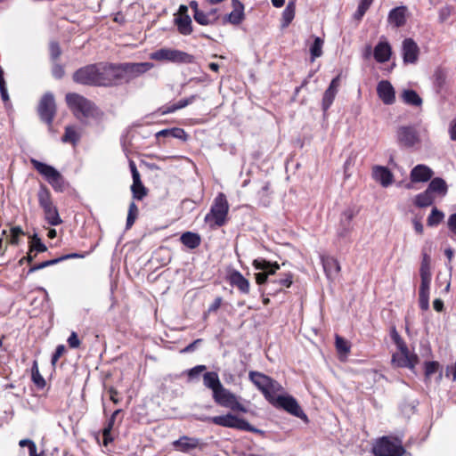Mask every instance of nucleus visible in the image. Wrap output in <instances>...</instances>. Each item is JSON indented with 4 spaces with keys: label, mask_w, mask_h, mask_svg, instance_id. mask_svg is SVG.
<instances>
[{
    "label": "nucleus",
    "mask_w": 456,
    "mask_h": 456,
    "mask_svg": "<svg viewBox=\"0 0 456 456\" xmlns=\"http://www.w3.org/2000/svg\"><path fill=\"white\" fill-rule=\"evenodd\" d=\"M221 304H222L221 297L216 298L215 301L213 302V304L209 306L208 311L209 312L216 311L221 306Z\"/></svg>",
    "instance_id": "obj_61"
},
{
    "label": "nucleus",
    "mask_w": 456,
    "mask_h": 456,
    "mask_svg": "<svg viewBox=\"0 0 456 456\" xmlns=\"http://www.w3.org/2000/svg\"><path fill=\"white\" fill-rule=\"evenodd\" d=\"M31 372L32 380L35 385L40 388H43L45 386V380L40 374L37 362L36 361L33 362Z\"/></svg>",
    "instance_id": "obj_43"
},
{
    "label": "nucleus",
    "mask_w": 456,
    "mask_h": 456,
    "mask_svg": "<svg viewBox=\"0 0 456 456\" xmlns=\"http://www.w3.org/2000/svg\"><path fill=\"white\" fill-rule=\"evenodd\" d=\"M392 338H393V339H394V341H395V343L397 347L405 346V344L403 341V339L400 338V336L395 331L393 332Z\"/></svg>",
    "instance_id": "obj_63"
},
{
    "label": "nucleus",
    "mask_w": 456,
    "mask_h": 456,
    "mask_svg": "<svg viewBox=\"0 0 456 456\" xmlns=\"http://www.w3.org/2000/svg\"><path fill=\"white\" fill-rule=\"evenodd\" d=\"M407 8L405 6H398L392 9L388 13V22L395 27L403 26L406 22Z\"/></svg>",
    "instance_id": "obj_29"
},
{
    "label": "nucleus",
    "mask_w": 456,
    "mask_h": 456,
    "mask_svg": "<svg viewBox=\"0 0 456 456\" xmlns=\"http://www.w3.org/2000/svg\"><path fill=\"white\" fill-rule=\"evenodd\" d=\"M56 112V105L53 95L45 94L38 105V113L41 119L51 125Z\"/></svg>",
    "instance_id": "obj_17"
},
{
    "label": "nucleus",
    "mask_w": 456,
    "mask_h": 456,
    "mask_svg": "<svg viewBox=\"0 0 456 456\" xmlns=\"http://www.w3.org/2000/svg\"><path fill=\"white\" fill-rule=\"evenodd\" d=\"M338 87H339V77H337L331 80L329 87L326 89V91L323 94L322 109L324 110H327L333 103V101L338 94Z\"/></svg>",
    "instance_id": "obj_26"
},
{
    "label": "nucleus",
    "mask_w": 456,
    "mask_h": 456,
    "mask_svg": "<svg viewBox=\"0 0 456 456\" xmlns=\"http://www.w3.org/2000/svg\"><path fill=\"white\" fill-rule=\"evenodd\" d=\"M401 97L404 103L412 106H420L422 104V99L419 95L411 89H405L402 92Z\"/></svg>",
    "instance_id": "obj_35"
},
{
    "label": "nucleus",
    "mask_w": 456,
    "mask_h": 456,
    "mask_svg": "<svg viewBox=\"0 0 456 456\" xmlns=\"http://www.w3.org/2000/svg\"><path fill=\"white\" fill-rule=\"evenodd\" d=\"M322 262L323 269L329 279H334L340 272V265L338 261L332 256H322Z\"/></svg>",
    "instance_id": "obj_30"
},
{
    "label": "nucleus",
    "mask_w": 456,
    "mask_h": 456,
    "mask_svg": "<svg viewBox=\"0 0 456 456\" xmlns=\"http://www.w3.org/2000/svg\"><path fill=\"white\" fill-rule=\"evenodd\" d=\"M203 383L205 387L212 390L213 396L224 387L220 382L217 373L214 371L206 372L204 374Z\"/></svg>",
    "instance_id": "obj_32"
},
{
    "label": "nucleus",
    "mask_w": 456,
    "mask_h": 456,
    "mask_svg": "<svg viewBox=\"0 0 456 456\" xmlns=\"http://www.w3.org/2000/svg\"><path fill=\"white\" fill-rule=\"evenodd\" d=\"M324 41L318 37H314L313 45L310 46L311 61H314L316 58L322 55V47Z\"/></svg>",
    "instance_id": "obj_39"
},
{
    "label": "nucleus",
    "mask_w": 456,
    "mask_h": 456,
    "mask_svg": "<svg viewBox=\"0 0 456 456\" xmlns=\"http://www.w3.org/2000/svg\"><path fill=\"white\" fill-rule=\"evenodd\" d=\"M205 370H206L205 365H198V366H195L192 369H191L188 372V375H189V377L193 378V377L199 375L200 373H201Z\"/></svg>",
    "instance_id": "obj_56"
},
{
    "label": "nucleus",
    "mask_w": 456,
    "mask_h": 456,
    "mask_svg": "<svg viewBox=\"0 0 456 456\" xmlns=\"http://www.w3.org/2000/svg\"><path fill=\"white\" fill-rule=\"evenodd\" d=\"M38 202L44 210L45 219L51 225H58L62 223L57 208L53 205L50 191L46 188H41L38 191Z\"/></svg>",
    "instance_id": "obj_6"
},
{
    "label": "nucleus",
    "mask_w": 456,
    "mask_h": 456,
    "mask_svg": "<svg viewBox=\"0 0 456 456\" xmlns=\"http://www.w3.org/2000/svg\"><path fill=\"white\" fill-rule=\"evenodd\" d=\"M452 14V8L449 7V6H444L443 8L440 9L439 11V20L440 22H444L445 20H447V19L451 16Z\"/></svg>",
    "instance_id": "obj_51"
},
{
    "label": "nucleus",
    "mask_w": 456,
    "mask_h": 456,
    "mask_svg": "<svg viewBox=\"0 0 456 456\" xmlns=\"http://www.w3.org/2000/svg\"><path fill=\"white\" fill-rule=\"evenodd\" d=\"M232 7L233 10L223 17V24L239 25L243 21L245 18L243 4L238 0H232Z\"/></svg>",
    "instance_id": "obj_22"
},
{
    "label": "nucleus",
    "mask_w": 456,
    "mask_h": 456,
    "mask_svg": "<svg viewBox=\"0 0 456 456\" xmlns=\"http://www.w3.org/2000/svg\"><path fill=\"white\" fill-rule=\"evenodd\" d=\"M373 179L379 182L383 187H387L393 183L394 175L391 171L382 166H375L372 168Z\"/></svg>",
    "instance_id": "obj_23"
},
{
    "label": "nucleus",
    "mask_w": 456,
    "mask_h": 456,
    "mask_svg": "<svg viewBox=\"0 0 456 456\" xmlns=\"http://www.w3.org/2000/svg\"><path fill=\"white\" fill-rule=\"evenodd\" d=\"M433 176V171L426 165H417L411 171V183L406 184L407 189L412 188L414 183H426Z\"/></svg>",
    "instance_id": "obj_18"
},
{
    "label": "nucleus",
    "mask_w": 456,
    "mask_h": 456,
    "mask_svg": "<svg viewBox=\"0 0 456 456\" xmlns=\"http://www.w3.org/2000/svg\"><path fill=\"white\" fill-rule=\"evenodd\" d=\"M191 98V100H181L176 105L173 106L171 109L168 110L169 112L175 111V110L182 109L185 106H187L189 103L192 102Z\"/></svg>",
    "instance_id": "obj_58"
},
{
    "label": "nucleus",
    "mask_w": 456,
    "mask_h": 456,
    "mask_svg": "<svg viewBox=\"0 0 456 456\" xmlns=\"http://www.w3.org/2000/svg\"><path fill=\"white\" fill-rule=\"evenodd\" d=\"M99 77L98 86H111L122 81L119 65L100 63Z\"/></svg>",
    "instance_id": "obj_12"
},
{
    "label": "nucleus",
    "mask_w": 456,
    "mask_h": 456,
    "mask_svg": "<svg viewBox=\"0 0 456 456\" xmlns=\"http://www.w3.org/2000/svg\"><path fill=\"white\" fill-rule=\"evenodd\" d=\"M293 282V275L290 273H285L283 278L279 280L272 281V283L278 284L280 287L289 288ZM281 288L277 289L276 290H280Z\"/></svg>",
    "instance_id": "obj_47"
},
{
    "label": "nucleus",
    "mask_w": 456,
    "mask_h": 456,
    "mask_svg": "<svg viewBox=\"0 0 456 456\" xmlns=\"http://www.w3.org/2000/svg\"><path fill=\"white\" fill-rule=\"evenodd\" d=\"M270 403L276 407L284 409L286 411L296 417L306 419V415L302 411L297 400L289 395H276Z\"/></svg>",
    "instance_id": "obj_11"
},
{
    "label": "nucleus",
    "mask_w": 456,
    "mask_h": 456,
    "mask_svg": "<svg viewBox=\"0 0 456 456\" xmlns=\"http://www.w3.org/2000/svg\"><path fill=\"white\" fill-rule=\"evenodd\" d=\"M157 137L160 136H172L174 138L181 139V140H186L187 134L182 128H171V129H164L156 134Z\"/></svg>",
    "instance_id": "obj_38"
},
{
    "label": "nucleus",
    "mask_w": 456,
    "mask_h": 456,
    "mask_svg": "<svg viewBox=\"0 0 456 456\" xmlns=\"http://www.w3.org/2000/svg\"><path fill=\"white\" fill-rule=\"evenodd\" d=\"M434 202V195L428 191H425L418 194L414 199V204L419 208H425L432 205Z\"/></svg>",
    "instance_id": "obj_37"
},
{
    "label": "nucleus",
    "mask_w": 456,
    "mask_h": 456,
    "mask_svg": "<svg viewBox=\"0 0 456 456\" xmlns=\"http://www.w3.org/2000/svg\"><path fill=\"white\" fill-rule=\"evenodd\" d=\"M137 216L138 208L134 202H132L129 205L128 215L126 219V228H130L134 224Z\"/></svg>",
    "instance_id": "obj_45"
},
{
    "label": "nucleus",
    "mask_w": 456,
    "mask_h": 456,
    "mask_svg": "<svg viewBox=\"0 0 456 456\" xmlns=\"http://www.w3.org/2000/svg\"><path fill=\"white\" fill-rule=\"evenodd\" d=\"M24 232L20 227H12L10 231V235L8 236V241L12 245H18L20 241V237L23 235Z\"/></svg>",
    "instance_id": "obj_46"
},
{
    "label": "nucleus",
    "mask_w": 456,
    "mask_h": 456,
    "mask_svg": "<svg viewBox=\"0 0 456 456\" xmlns=\"http://www.w3.org/2000/svg\"><path fill=\"white\" fill-rule=\"evenodd\" d=\"M229 204L224 193L220 192L214 200L209 213L205 216L206 223L211 227H219L225 224Z\"/></svg>",
    "instance_id": "obj_4"
},
{
    "label": "nucleus",
    "mask_w": 456,
    "mask_h": 456,
    "mask_svg": "<svg viewBox=\"0 0 456 456\" xmlns=\"http://www.w3.org/2000/svg\"><path fill=\"white\" fill-rule=\"evenodd\" d=\"M228 281L232 286L238 288L241 293L248 294L249 292V281L239 271H231L228 274Z\"/></svg>",
    "instance_id": "obj_24"
},
{
    "label": "nucleus",
    "mask_w": 456,
    "mask_h": 456,
    "mask_svg": "<svg viewBox=\"0 0 456 456\" xmlns=\"http://www.w3.org/2000/svg\"><path fill=\"white\" fill-rule=\"evenodd\" d=\"M427 191L432 195L437 194L444 197L447 193V184L444 179L436 177L430 182Z\"/></svg>",
    "instance_id": "obj_34"
},
{
    "label": "nucleus",
    "mask_w": 456,
    "mask_h": 456,
    "mask_svg": "<svg viewBox=\"0 0 456 456\" xmlns=\"http://www.w3.org/2000/svg\"><path fill=\"white\" fill-rule=\"evenodd\" d=\"M0 93H1L2 100L4 102H8L9 101V95H8V93H7L6 84L0 85Z\"/></svg>",
    "instance_id": "obj_60"
},
{
    "label": "nucleus",
    "mask_w": 456,
    "mask_h": 456,
    "mask_svg": "<svg viewBox=\"0 0 456 456\" xmlns=\"http://www.w3.org/2000/svg\"><path fill=\"white\" fill-rule=\"evenodd\" d=\"M422 260L419 267L420 286L419 291V307L426 311L429 308V291L432 279L431 258L426 252L422 251Z\"/></svg>",
    "instance_id": "obj_1"
},
{
    "label": "nucleus",
    "mask_w": 456,
    "mask_h": 456,
    "mask_svg": "<svg viewBox=\"0 0 456 456\" xmlns=\"http://www.w3.org/2000/svg\"><path fill=\"white\" fill-rule=\"evenodd\" d=\"M66 101L69 107L77 118L88 117L93 113L91 102L77 94H68Z\"/></svg>",
    "instance_id": "obj_10"
},
{
    "label": "nucleus",
    "mask_w": 456,
    "mask_h": 456,
    "mask_svg": "<svg viewBox=\"0 0 456 456\" xmlns=\"http://www.w3.org/2000/svg\"><path fill=\"white\" fill-rule=\"evenodd\" d=\"M208 419L216 425L224 427V428H236V429H240V430L251 431V432H259L258 429L251 427L250 424L247 420H245L241 418H239L232 413L210 417Z\"/></svg>",
    "instance_id": "obj_8"
},
{
    "label": "nucleus",
    "mask_w": 456,
    "mask_h": 456,
    "mask_svg": "<svg viewBox=\"0 0 456 456\" xmlns=\"http://www.w3.org/2000/svg\"><path fill=\"white\" fill-rule=\"evenodd\" d=\"M419 48L418 45L411 39L406 38L403 41L402 55L403 62L406 64L416 63L419 59Z\"/></svg>",
    "instance_id": "obj_19"
},
{
    "label": "nucleus",
    "mask_w": 456,
    "mask_h": 456,
    "mask_svg": "<svg viewBox=\"0 0 456 456\" xmlns=\"http://www.w3.org/2000/svg\"><path fill=\"white\" fill-rule=\"evenodd\" d=\"M392 51L390 45L386 42H379L374 49V57L378 62H386L390 59Z\"/></svg>",
    "instance_id": "obj_31"
},
{
    "label": "nucleus",
    "mask_w": 456,
    "mask_h": 456,
    "mask_svg": "<svg viewBox=\"0 0 456 456\" xmlns=\"http://www.w3.org/2000/svg\"><path fill=\"white\" fill-rule=\"evenodd\" d=\"M448 227L450 231L456 235V214H452L448 218Z\"/></svg>",
    "instance_id": "obj_55"
},
{
    "label": "nucleus",
    "mask_w": 456,
    "mask_h": 456,
    "mask_svg": "<svg viewBox=\"0 0 456 456\" xmlns=\"http://www.w3.org/2000/svg\"><path fill=\"white\" fill-rule=\"evenodd\" d=\"M450 136L452 140H456V118L451 123Z\"/></svg>",
    "instance_id": "obj_64"
},
{
    "label": "nucleus",
    "mask_w": 456,
    "mask_h": 456,
    "mask_svg": "<svg viewBox=\"0 0 456 456\" xmlns=\"http://www.w3.org/2000/svg\"><path fill=\"white\" fill-rule=\"evenodd\" d=\"M129 167L133 176V184L131 186L133 196L136 200H142L146 195V189L141 182L140 174L134 162L131 160Z\"/></svg>",
    "instance_id": "obj_21"
},
{
    "label": "nucleus",
    "mask_w": 456,
    "mask_h": 456,
    "mask_svg": "<svg viewBox=\"0 0 456 456\" xmlns=\"http://www.w3.org/2000/svg\"><path fill=\"white\" fill-rule=\"evenodd\" d=\"M100 64L90 65L78 69L74 74V80L84 85L98 86Z\"/></svg>",
    "instance_id": "obj_15"
},
{
    "label": "nucleus",
    "mask_w": 456,
    "mask_h": 456,
    "mask_svg": "<svg viewBox=\"0 0 456 456\" xmlns=\"http://www.w3.org/2000/svg\"><path fill=\"white\" fill-rule=\"evenodd\" d=\"M29 248H31V251H35L36 253L45 252L47 250L46 246L42 243L41 240L37 237V234L32 236Z\"/></svg>",
    "instance_id": "obj_44"
},
{
    "label": "nucleus",
    "mask_w": 456,
    "mask_h": 456,
    "mask_svg": "<svg viewBox=\"0 0 456 456\" xmlns=\"http://www.w3.org/2000/svg\"><path fill=\"white\" fill-rule=\"evenodd\" d=\"M219 19L218 10L212 8L207 12H197L194 20L200 25L207 26L216 23Z\"/></svg>",
    "instance_id": "obj_27"
},
{
    "label": "nucleus",
    "mask_w": 456,
    "mask_h": 456,
    "mask_svg": "<svg viewBox=\"0 0 456 456\" xmlns=\"http://www.w3.org/2000/svg\"><path fill=\"white\" fill-rule=\"evenodd\" d=\"M66 348L63 345H59L56 347V350L52 357V364L54 366L57 362V361L62 356V354L65 353Z\"/></svg>",
    "instance_id": "obj_50"
},
{
    "label": "nucleus",
    "mask_w": 456,
    "mask_h": 456,
    "mask_svg": "<svg viewBox=\"0 0 456 456\" xmlns=\"http://www.w3.org/2000/svg\"><path fill=\"white\" fill-rule=\"evenodd\" d=\"M444 217V214L437 208H433L429 216L428 217L427 223L428 226H436L439 224Z\"/></svg>",
    "instance_id": "obj_42"
},
{
    "label": "nucleus",
    "mask_w": 456,
    "mask_h": 456,
    "mask_svg": "<svg viewBox=\"0 0 456 456\" xmlns=\"http://www.w3.org/2000/svg\"><path fill=\"white\" fill-rule=\"evenodd\" d=\"M434 309L437 312H441L444 309V302L440 298H436L433 302Z\"/></svg>",
    "instance_id": "obj_62"
},
{
    "label": "nucleus",
    "mask_w": 456,
    "mask_h": 456,
    "mask_svg": "<svg viewBox=\"0 0 456 456\" xmlns=\"http://www.w3.org/2000/svg\"><path fill=\"white\" fill-rule=\"evenodd\" d=\"M250 381L263 393L265 398L270 403L273 397L283 390V387L274 379L258 372L250 371L248 373Z\"/></svg>",
    "instance_id": "obj_3"
},
{
    "label": "nucleus",
    "mask_w": 456,
    "mask_h": 456,
    "mask_svg": "<svg viewBox=\"0 0 456 456\" xmlns=\"http://www.w3.org/2000/svg\"><path fill=\"white\" fill-rule=\"evenodd\" d=\"M372 452L375 456L410 455L403 448L402 440L392 436H382L376 440L372 446Z\"/></svg>",
    "instance_id": "obj_2"
},
{
    "label": "nucleus",
    "mask_w": 456,
    "mask_h": 456,
    "mask_svg": "<svg viewBox=\"0 0 456 456\" xmlns=\"http://www.w3.org/2000/svg\"><path fill=\"white\" fill-rule=\"evenodd\" d=\"M175 22L182 35L187 36L192 32L191 19L189 15H177Z\"/></svg>",
    "instance_id": "obj_33"
},
{
    "label": "nucleus",
    "mask_w": 456,
    "mask_h": 456,
    "mask_svg": "<svg viewBox=\"0 0 456 456\" xmlns=\"http://www.w3.org/2000/svg\"><path fill=\"white\" fill-rule=\"evenodd\" d=\"M79 133L72 126H67L62 137L63 142H71L75 144L79 140Z\"/></svg>",
    "instance_id": "obj_41"
},
{
    "label": "nucleus",
    "mask_w": 456,
    "mask_h": 456,
    "mask_svg": "<svg viewBox=\"0 0 456 456\" xmlns=\"http://www.w3.org/2000/svg\"><path fill=\"white\" fill-rule=\"evenodd\" d=\"M397 138L404 146H413L418 142V134L412 127H400L397 131Z\"/></svg>",
    "instance_id": "obj_25"
},
{
    "label": "nucleus",
    "mask_w": 456,
    "mask_h": 456,
    "mask_svg": "<svg viewBox=\"0 0 456 456\" xmlns=\"http://www.w3.org/2000/svg\"><path fill=\"white\" fill-rule=\"evenodd\" d=\"M199 444L200 442L198 439L188 436H183L173 443V445L175 448V450L184 453L191 452V451L196 449L199 446Z\"/></svg>",
    "instance_id": "obj_28"
},
{
    "label": "nucleus",
    "mask_w": 456,
    "mask_h": 456,
    "mask_svg": "<svg viewBox=\"0 0 456 456\" xmlns=\"http://www.w3.org/2000/svg\"><path fill=\"white\" fill-rule=\"evenodd\" d=\"M295 16V3L289 2L282 12V26L287 27Z\"/></svg>",
    "instance_id": "obj_40"
},
{
    "label": "nucleus",
    "mask_w": 456,
    "mask_h": 456,
    "mask_svg": "<svg viewBox=\"0 0 456 456\" xmlns=\"http://www.w3.org/2000/svg\"><path fill=\"white\" fill-rule=\"evenodd\" d=\"M110 428H104L103 429V444L107 446L110 442H112L113 438L110 435Z\"/></svg>",
    "instance_id": "obj_57"
},
{
    "label": "nucleus",
    "mask_w": 456,
    "mask_h": 456,
    "mask_svg": "<svg viewBox=\"0 0 456 456\" xmlns=\"http://www.w3.org/2000/svg\"><path fill=\"white\" fill-rule=\"evenodd\" d=\"M438 369V363L436 362H430L426 363V375L430 376L435 373Z\"/></svg>",
    "instance_id": "obj_54"
},
{
    "label": "nucleus",
    "mask_w": 456,
    "mask_h": 456,
    "mask_svg": "<svg viewBox=\"0 0 456 456\" xmlns=\"http://www.w3.org/2000/svg\"><path fill=\"white\" fill-rule=\"evenodd\" d=\"M213 399L217 404L229 408L233 411L248 412V409L240 403V396L226 389L224 387L216 393Z\"/></svg>",
    "instance_id": "obj_9"
},
{
    "label": "nucleus",
    "mask_w": 456,
    "mask_h": 456,
    "mask_svg": "<svg viewBox=\"0 0 456 456\" xmlns=\"http://www.w3.org/2000/svg\"><path fill=\"white\" fill-rule=\"evenodd\" d=\"M418 362V356L411 353L406 345L397 347V352L394 353L392 356V363L396 367L413 369Z\"/></svg>",
    "instance_id": "obj_14"
},
{
    "label": "nucleus",
    "mask_w": 456,
    "mask_h": 456,
    "mask_svg": "<svg viewBox=\"0 0 456 456\" xmlns=\"http://www.w3.org/2000/svg\"><path fill=\"white\" fill-rule=\"evenodd\" d=\"M373 0H361L357 11L354 14L355 18L360 20L362 18V16L365 14L366 11L370 8L371 5Z\"/></svg>",
    "instance_id": "obj_48"
},
{
    "label": "nucleus",
    "mask_w": 456,
    "mask_h": 456,
    "mask_svg": "<svg viewBox=\"0 0 456 456\" xmlns=\"http://www.w3.org/2000/svg\"><path fill=\"white\" fill-rule=\"evenodd\" d=\"M412 224H413L415 232H418L419 234H422L423 225H422L420 220L415 218V219H413Z\"/></svg>",
    "instance_id": "obj_59"
},
{
    "label": "nucleus",
    "mask_w": 456,
    "mask_h": 456,
    "mask_svg": "<svg viewBox=\"0 0 456 456\" xmlns=\"http://www.w3.org/2000/svg\"><path fill=\"white\" fill-rule=\"evenodd\" d=\"M253 266L255 269L262 271L256 273V281L259 285L266 282L268 276L274 274L280 269V265L277 263H270L263 258L255 259Z\"/></svg>",
    "instance_id": "obj_16"
},
{
    "label": "nucleus",
    "mask_w": 456,
    "mask_h": 456,
    "mask_svg": "<svg viewBox=\"0 0 456 456\" xmlns=\"http://www.w3.org/2000/svg\"><path fill=\"white\" fill-rule=\"evenodd\" d=\"M151 60L159 62H172V63H191L193 61V56L174 48L163 47L158 49L149 55Z\"/></svg>",
    "instance_id": "obj_5"
},
{
    "label": "nucleus",
    "mask_w": 456,
    "mask_h": 456,
    "mask_svg": "<svg viewBox=\"0 0 456 456\" xmlns=\"http://www.w3.org/2000/svg\"><path fill=\"white\" fill-rule=\"evenodd\" d=\"M68 343L71 348H77L80 345V341L76 332H72L68 338Z\"/></svg>",
    "instance_id": "obj_53"
},
{
    "label": "nucleus",
    "mask_w": 456,
    "mask_h": 456,
    "mask_svg": "<svg viewBox=\"0 0 456 456\" xmlns=\"http://www.w3.org/2000/svg\"><path fill=\"white\" fill-rule=\"evenodd\" d=\"M377 94L384 104L391 105L395 102V91L387 80H381L377 86Z\"/></svg>",
    "instance_id": "obj_20"
},
{
    "label": "nucleus",
    "mask_w": 456,
    "mask_h": 456,
    "mask_svg": "<svg viewBox=\"0 0 456 456\" xmlns=\"http://www.w3.org/2000/svg\"><path fill=\"white\" fill-rule=\"evenodd\" d=\"M122 81H129L154 67L151 62L126 63L119 65Z\"/></svg>",
    "instance_id": "obj_13"
},
{
    "label": "nucleus",
    "mask_w": 456,
    "mask_h": 456,
    "mask_svg": "<svg viewBox=\"0 0 456 456\" xmlns=\"http://www.w3.org/2000/svg\"><path fill=\"white\" fill-rule=\"evenodd\" d=\"M50 54H51L52 59H53V60H56L60 57L61 49L57 43L52 42L50 44Z\"/></svg>",
    "instance_id": "obj_52"
},
{
    "label": "nucleus",
    "mask_w": 456,
    "mask_h": 456,
    "mask_svg": "<svg viewBox=\"0 0 456 456\" xmlns=\"http://www.w3.org/2000/svg\"><path fill=\"white\" fill-rule=\"evenodd\" d=\"M182 243L189 248H195L200 244V237L199 234L186 232L180 238Z\"/></svg>",
    "instance_id": "obj_36"
},
{
    "label": "nucleus",
    "mask_w": 456,
    "mask_h": 456,
    "mask_svg": "<svg viewBox=\"0 0 456 456\" xmlns=\"http://www.w3.org/2000/svg\"><path fill=\"white\" fill-rule=\"evenodd\" d=\"M30 162L37 169V171L45 177V179L53 186L54 190L62 191L64 186V180L57 169L50 165L45 164L34 159H32Z\"/></svg>",
    "instance_id": "obj_7"
},
{
    "label": "nucleus",
    "mask_w": 456,
    "mask_h": 456,
    "mask_svg": "<svg viewBox=\"0 0 456 456\" xmlns=\"http://www.w3.org/2000/svg\"><path fill=\"white\" fill-rule=\"evenodd\" d=\"M336 347L339 353L346 354L349 352L347 342L340 337L336 338Z\"/></svg>",
    "instance_id": "obj_49"
}]
</instances>
